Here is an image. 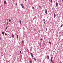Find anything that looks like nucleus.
<instances>
[{
    "instance_id": "nucleus-1",
    "label": "nucleus",
    "mask_w": 63,
    "mask_h": 63,
    "mask_svg": "<svg viewBox=\"0 0 63 63\" xmlns=\"http://www.w3.org/2000/svg\"><path fill=\"white\" fill-rule=\"evenodd\" d=\"M53 58V57L52 56L51 57V59H50V62H51L52 61V58Z\"/></svg>"
},
{
    "instance_id": "nucleus-2",
    "label": "nucleus",
    "mask_w": 63,
    "mask_h": 63,
    "mask_svg": "<svg viewBox=\"0 0 63 63\" xmlns=\"http://www.w3.org/2000/svg\"><path fill=\"white\" fill-rule=\"evenodd\" d=\"M21 6L22 8H24V6H23V4H21Z\"/></svg>"
},
{
    "instance_id": "nucleus-3",
    "label": "nucleus",
    "mask_w": 63,
    "mask_h": 63,
    "mask_svg": "<svg viewBox=\"0 0 63 63\" xmlns=\"http://www.w3.org/2000/svg\"><path fill=\"white\" fill-rule=\"evenodd\" d=\"M47 59H49V56H48V55H47Z\"/></svg>"
},
{
    "instance_id": "nucleus-4",
    "label": "nucleus",
    "mask_w": 63,
    "mask_h": 63,
    "mask_svg": "<svg viewBox=\"0 0 63 63\" xmlns=\"http://www.w3.org/2000/svg\"><path fill=\"white\" fill-rule=\"evenodd\" d=\"M56 16V15H55V13H54V18H55Z\"/></svg>"
},
{
    "instance_id": "nucleus-5",
    "label": "nucleus",
    "mask_w": 63,
    "mask_h": 63,
    "mask_svg": "<svg viewBox=\"0 0 63 63\" xmlns=\"http://www.w3.org/2000/svg\"><path fill=\"white\" fill-rule=\"evenodd\" d=\"M56 6L57 7V6H58V3L57 2H56Z\"/></svg>"
},
{
    "instance_id": "nucleus-6",
    "label": "nucleus",
    "mask_w": 63,
    "mask_h": 63,
    "mask_svg": "<svg viewBox=\"0 0 63 63\" xmlns=\"http://www.w3.org/2000/svg\"><path fill=\"white\" fill-rule=\"evenodd\" d=\"M45 13L46 14H47V10H45Z\"/></svg>"
},
{
    "instance_id": "nucleus-7",
    "label": "nucleus",
    "mask_w": 63,
    "mask_h": 63,
    "mask_svg": "<svg viewBox=\"0 0 63 63\" xmlns=\"http://www.w3.org/2000/svg\"><path fill=\"white\" fill-rule=\"evenodd\" d=\"M31 55L32 57H33V54H32V53H31Z\"/></svg>"
},
{
    "instance_id": "nucleus-8",
    "label": "nucleus",
    "mask_w": 63,
    "mask_h": 63,
    "mask_svg": "<svg viewBox=\"0 0 63 63\" xmlns=\"http://www.w3.org/2000/svg\"><path fill=\"white\" fill-rule=\"evenodd\" d=\"M4 5H6V1H4Z\"/></svg>"
},
{
    "instance_id": "nucleus-9",
    "label": "nucleus",
    "mask_w": 63,
    "mask_h": 63,
    "mask_svg": "<svg viewBox=\"0 0 63 63\" xmlns=\"http://www.w3.org/2000/svg\"><path fill=\"white\" fill-rule=\"evenodd\" d=\"M12 38H14V34H12Z\"/></svg>"
},
{
    "instance_id": "nucleus-10",
    "label": "nucleus",
    "mask_w": 63,
    "mask_h": 63,
    "mask_svg": "<svg viewBox=\"0 0 63 63\" xmlns=\"http://www.w3.org/2000/svg\"><path fill=\"white\" fill-rule=\"evenodd\" d=\"M16 38H17V39H18V35H17L16 36Z\"/></svg>"
},
{
    "instance_id": "nucleus-11",
    "label": "nucleus",
    "mask_w": 63,
    "mask_h": 63,
    "mask_svg": "<svg viewBox=\"0 0 63 63\" xmlns=\"http://www.w3.org/2000/svg\"><path fill=\"white\" fill-rule=\"evenodd\" d=\"M4 32H2V35H4Z\"/></svg>"
},
{
    "instance_id": "nucleus-12",
    "label": "nucleus",
    "mask_w": 63,
    "mask_h": 63,
    "mask_svg": "<svg viewBox=\"0 0 63 63\" xmlns=\"http://www.w3.org/2000/svg\"><path fill=\"white\" fill-rule=\"evenodd\" d=\"M63 25L62 24V25L60 27L61 28L63 26Z\"/></svg>"
},
{
    "instance_id": "nucleus-13",
    "label": "nucleus",
    "mask_w": 63,
    "mask_h": 63,
    "mask_svg": "<svg viewBox=\"0 0 63 63\" xmlns=\"http://www.w3.org/2000/svg\"><path fill=\"white\" fill-rule=\"evenodd\" d=\"M34 61H36V58H34Z\"/></svg>"
},
{
    "instance_id": "nucleus-14",
    "label": "nucleus",
    "mask_w": 63,
    "mask_h": 63,
    "mask_svg": "<svg viewBox=\"0 0 63 63\" xmlns=\"http://www.w3.org/2000/svg\"><path fill=\"white\" fill-rule=\"evenodd\" d=\"M22 43L23 44H24V41H22Z\"/></svg>"
},
{
    "instance_id": "nucleus-15",
    "label": "nucleus",
    "mask_w": 63,
    "mask_h": 63,
    "mask_svg": "<svg viewBox=\"0 0 63 63\" xmlns=\"http://www.w3.org/2000/svg\"><path fill=\"white\" fill-rule=\"evenodd\" d=\"M49 43L50 44H51V42H49Z\"/></svg>"
},
{
    "instance_id": "nucleus-16",
    "label": "nucleus",
    "mask_w": 63,
    "mask_h": 63,
    "mask_svg": "<svg viewBox=\"0 0 63 63\" xmlns=\"http://www.w3.org/2000/svg\"><path fill=\"white\" fill-rule=\"evenodd\" d=\"M8 27H7L6 28H5V30H6L7 29V28Z\"/></svg>"
},
{
    "instance_id": "nucleus-17",
    "label": "nucleus",
    "mask_w": 63,
    "mask_h": 63,
    "mask_svg": "<svg viewBox=\"0 0 63 63\" xmlns=\"http://www.w3.org/2000/svg\"><path fill=\"white\" fill-rule=\"evenodd\" d=\"M30 63H32V61H30Z\"/></svg>"
},
{
    "instance_id": "nucleus-18",
    "label": "nucleus",
    "mask_w": 63,
    "mask_h": 63,
    "mask_svg": "<svg viewBox=\"0 0 63 63\" xmlns=\"http://www.w3.org/2000/svg\"><path fill=\"white\" fill-rule=\"evenodd\" d=\"M0 41H1V40H2V38H1V37H0Z\"/></svg>"
},
{
    "instance_id": "nucleus-19",
    "label": "nucleus",
    "mask_w": 63,
    "mask_h": 63,
    "mask_svg": "<svg viewBox=\"0 0 63 63\" xmlns=\"http://www.w3.org/2000/svg\"><path fill=\"white\" fill-rule=\"evenodd\" d=\"M43 20L44 21H45L46 20V19H43Z\"/></svg>"
},
{
    "instance_id": "nucleus-20",
    "label": "nucleus",
    "mask_w": 63,
    "mask_h": 63,
    "mask_svg": "<svg viewBox=\"0 0 63 63\" xmlns=\"http://www.w3.org/2000/svg\"><path fill=\"white\" fill-rule=\"evenodd\" d=\"M50 2H51V3L52 2V0H50Z\"/></svg>"
},
{
    "instance_id": "nucleus-21",
    "label": "nucleus",
    "mask_w": 63,
    "mask_h": 63,
    "mask_svg": "<svg viewBox=\"0 0 63 63\" xmlns=\"http://www.w3.org/2000/svg\"><path fill=\"white\" fill-rule=\"evenodd\" d=\"M40 40H41L42 41V40H43V39L41 38L40 39Z\"/></svg>"
},
{
    "instance_id": "nucleus-22",
    "label": "nucleus",
    "mask_w": 63,
    "mask_h": 63,
    "mask_svg": "<svg viewBox=\"0 0 63 63\" xmlns=\"http://www.w3.org/2000/svg\"><path fill=\"white\" fill-rule=\"evenodd\" d=\"M32 9H34V7H32Z\"/></svg>"
},
{
    "instance_id": "nucleus-23",
    "label": "nucleus",
    "mask_w": 63,
    "mask_h": 63,
    "mask_svg": "<svg viewBox=\"0 0 63 63\" xmlns=\"http://www.w3.org/2000/svg\"><path fill=\"white\" fill-rule=\"evenodd\" d=\"M9 22H11V19H10L9 20Z\"/></svg>"
},
{
    "instance_id": "nucleus-24",
    "label": "nucleus",
    "mask_w": 63,
    "mask_h": 63,
    "mask_svg": "<svg viewBox=\"0 0 63 63\" xmlns=\"http://www.w3.org/2000/svg\"><path fill=\"white\" fill-rule=\"evenodd\" d=\"M5 36H7V34L5 33Z\"/></svg>"
},
{
    "instance_id": "nucleus-25",
    "label": "nucleus",
    "mask_w": 63,
    "mask_h": 63,
    "mask_svg": "<svg viewBox=\"0 0 63 63\" xmlns=\"http://www.w3.org/2000/svg\"><path fill=\"white\" fill-rule=\"evenodd\" d=\"M47 28H46V31H47Z\"/></svg>"
},
{
    "instance_id": "nucleus-26",
    "label": "nucleus",
    "mask_w": 63,
    "mask_h": 63,
    "mask_svg": "<svg viewBox=\"0 0 63 63\" xmlns=\"http://www.w3.org/2000/svg\"><path fill=\"white\" fill-rule=\"evenodd\" d=\"M20 53H21V51H20Z\"/></svg>"
},
{
    "instance_id": "nucleus-27",
    "label": "nucleus",
    "mask_w": 63,
    "mask_h": 63,
    "mask_svg": "<svg viewBox=\"0 0 63 63\" xmlns=\"http://www.w3.org/2000/svg\"><path fill=\"white\" fill-rule=\"evenodd\" d=\"M8 22H7V25H8Z\"/></svg>"
},
{
    "instance_id": "nucleus-28",
    "label": "nucleus",
    "mask_w": 63,
    "mask_h": 63,
    "mask_svg": "<svg viewBox=\"0 0 63 63\" xmlns=\"http://www.w3.org/2000/svg\"><path fill=\"white\" fill-rule=\"evenodd\" d=\"M44 24H45V22H44Z\"/></svg>"
},
{
    "instance_id": "nucleus-29",
    "label": "nucleus",
    "mask_w": 63,
    "mask_h": 63,
    "mask_svg": "<svg viewBox=\"0 0 63 63\" xmlns=\"http://www.w3.org/2000/svg\"><path fill=\"white\" fill-rule=\"evenodd\" d=\"M19 61H21V60L20 59L19 60Z\"/></svg>"
},
{
    "instance_id": "nucleus-30",
    "label": "nucleus",
    "mask_w": 63,
    "mask_h": 63,
    "mask_svg": "<svg viewBox=\"0 0 63 63\" xmlns=\"http://www.w3.org/2000/svg\"><path fill=\"white\" fill-rule=\"evenodd\" d=\"M20 23H21V21L20 20Z\"/></svg>"
},
{
    "instance_id": "nucleus-31",
    "label": "nucleus",
    "mask_w": 63,
    "mask_h": 63,
    "mask_svg": "<svg viewBox=\"0 0 63 63\" xmlns=\"http://www.w3.org/2000/svg\"><path fill=\"white\" fill-rule=\"evenodd\" d=\"M16 5H17V3H16Z\"/></svg>"
},
{
    "instance_id": "nucleus-32",
    "label": "nucleus",
    "mask_w": 63,
    "mask_h": 63,
    "mask_svg": "<svg viewBox=\"0 0 63 63\" xmlns=\"http://www.w3.org/2000/svg\"><path fill=\"white\" fill-rule=\"evenodd\" d=\"M39 7L40 8H41V6H39Z\"/></svg>"
},
{
    "instance_id": "nucleus-33",
    "label": "nucleus",
    "mask_w": 63,
    "mask_h": 63,
    "mask_svg": "<svg viewBox=\"0 0 63 63\" xmlns=\"http://www.w3.org/2000/svg\"><path fill=\"white\" fill-rule=\"evenodd\" d=\"M16 23V20H15V23Z\"/></svg>"
},
{
    "instance_id": "nucleus-34",
    "label": "nucleus",
    "mask_w": 63,
    "mask_h": 63,
    "mask_svg": "<svg viewBox=\"0 0 63 63\" xmlns=\"http://www.w3.org/2000/svg\"><path fill=\"white\" fill-rule=\"evenodd\" d=\"M60 3H61V1H60Z\"/></svg>"
},
{
    "instance_id": "nucleus-35",
    "label": "nucleus",
    "mask_w": 63,
    "mask_h": 63,
    "mask_svg": "<svg viewBox=\"0 0 63 63\" xmlns=\"http://www.w3.org/2000/svg\"><path fill=\"white\" fill-rule=\"evenodd\" d=\"M58 14H57V16H58Z\"/></svg>"
},
{
    "instance_id": "nucleus-36",
    "label": "nucleus",
    "mask_w": 63,
    "mask_h": 63,
    "mask_svg": "<svg viewBox=\"0 0 63 63\" xmlns=\"http://www.w3.org/2000/svg\"><path fill=\"white\" fill-rule=\"evenodd\" d=\"M11 31V30L9 31V32H10Z\"/></svg>"
},
{
    "instance_id": "nucleus-37",
    "label": "nucleus",
    "mask_w": 63,
    "mask_h": 63,
    "mask_svg": "<svg viewBox=\"0 0 63 63\" xmlns=\"http://www.w3.org/2000/svg\"><path fill=\"white\" fill-rule=\"evenodd\" d=\"M0 63H1V61H0Z\"/></svg>"
},
{
    "instance_id": "nucleus-38",
    "label": "nucleus",
    "mask_w": 63,
    "mask_h": 63,
    "mask_svg": "<svg viewBox=\"0 0 63 63\" xmlns=\"http://www.w3.org/2000/svg\"><path fill=\"white\" fill-rule=\"evenodd\" d=\"M62 2H63V0H62Z\"/></svg>"
},
{
    "instance_id": "nucleus-39",
    "label": "nucleus",
    "mask_w": 63,
    "mask_h": 63,
    "mask_svg": "<svg viewBox=\"0 0 63 63\" xmlns=\"http://www.w3.org/2000/svg\"><path fill=\"white\" fill-rule=\"evenodd\" d=\"M34 30H36V29H35H35Z\"/></svg>"
},
{
    "instance_id": "nucleus-40",
    "label": "nucleus",
    "mask_w": 63,
    "mask_h": 63,
    "mask_svg": "<svg viewBox=\"0 0 63 63\" xmlns=\"http://www.w3.org/2000/svg\"><path fill=\"white\" fill-rule=\"evenodd\" d=\"M25 0V1H26V0Z\"/></svg>"
},
{
    "instance_id": "nucleus-41",
    "label": "nucleus",
    "mask_w": 63,
    "mask_h": 63,
    "mask_svg": "<svg viewBox=\"0 0 63 63\" xmlns=\"http://www.w3.org/2000/svg\"><path fill=\"white\" fill-rule=\"evenodd\" d=\"M0 2H1V0H0Z\"/></svg>"
},
{
    "instance_id": "nucleus-42",
    "label": "nucleus",
    "mask_w": 63,
    "mask_h": 63,
    "mask_svg": "<svg viewBox=\"0 0 63 63\" xmlns=\"http://www.w3.org/2000/svg\"><path fill=\"white\" fill-rule=\"evenodd\" d=\"M14 24H15V22Z\"/></svg>"
},
{
    "instance_id": "nucleus-43",
    "label": "nucleus",
    "mask_w": 63,
    "mask_h": 63,
    "mask_svg": "<svg viewBox=\"0 0 63 63\" xmlns=\"http://www.w3.org/2000/svg\"><path fill=\"white\" fill-rule=\"evenodd\" d=\"M31 0V1H32V0Z\"/></svg>"
}]
</instances>
